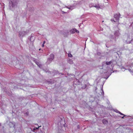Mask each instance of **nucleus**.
<instances>
[{
  "mask_svg": "<svg viewBox=\"0 0 133 133\" xmlns=\"http://www.w3.org/2000/svg\"><path fill=\"white\" fill-rule=\"evenodd\" d=\"M38 66L39 68H41L42 66L41 64H40V63L38 65Z\"/></svg>",
  "mask_w": 133,
  "mask_h": 133,
  "instance_id": "obj_18",
  "label": "nucleus"
},
{
  "mask_svg": "<svg viewBox=\"0 0 133 133\" xmlns=\"http://www.w3.org/2000/svg\"><path fill=\"white\" fill-rule=\"evenodd\" d=\"M41 50V49H39V50Z\"/></svg>",
  "mask_w": 133,
  "mask_h": 133,
  "instance_id": "obj_28",
  "label": "nucleus"
},
{
  "mask_svg": "<svg viewBox=\"0 0 133 133\" xmlns=\"http://www.w3.org/2000/svg\"><path fill=\"white\" fill-rule=\"evenodd\" d=\"M68 56L69 57H72V55L70 53L68 54Z\"/></svg>",
  "mask_w": 133,
  "mask_h": 133,
  "instance_id": "obj_12",
  "label": "nucleus"
},
{
  "mask_svg": "<svg viewBox=\"0 0 133 133\" xmlns=\"http://www.w3.org/2000/svg\"><path fill=\"white\" fill-rule=\"evenodd\" d=\"M41 126H39L38 127V128H35L36 129H36H38L40 127H41Z\"/></svg>",
  "mask_w": 133,
  "mask_h": 133,
  "instance_id": "obj_19",
  "label": "nucleus"
},
{
  "mask_svg": "<svg viewBox=\"0 0 133 133\" xmlns=\"http://www.w3.org/2000/svg\"><path fill=\"white\" fill-rule=\"evenodd\" d=\"M117 113H119L121 115H123V116L122 117L119 115H117V117H119L120 118H124V117L125 116V115H124L122 113H121L120 112H119V111L117 110Z\"/></svg>",
  "mask_w": 133,
  "mask_h": 133,
  "instance_id": "obj_4",
  "label": "nucleus"
},
{
  "mask_svg": "<svg viewBox=\"0 0 133 133\" xmlns=\"http://www.w3.org/2000/svg\"><path fill=\"white\" fill-rule=\"evenodd\" d=\"M38 66L39 68H41L42 66L41 64H40V63L38 65Z\"/></svg>",
  "mask_w": 133,
  "mask_h": 133,
  "instance_id": "obj_17",
  "label": "nucleus"
},
{
  "mask_svg": "<svg viewBox=\"0 0 133 133\" xmlns=\"http://www.w3.org/2000/svg\"><path fill=\"white\" fill-rule=\"evenodd\" d=\"M8 125L10 128H11L13 127H15V124L14 123L11 122H9L8 124Z\"/></svg>",
  "mask_w": 133,
  "mask_h": 133,
  "instance_id": "obj_5",
  "label": "nucleus"
},
{
  "mask_svg": "<svg viewBox=\"0 0 133 133\" xmlns=\"http://www.w3.org/2000/svg\"><path fill=\"white\" fill-rule=\"evenodd\" d=\"M87 86V85L86 84H84L83 86H82V89H85Z\"/></svg>",
  "mask_w": 133,
  "mask_h": 133,
  "instance_id": "obj_13",
  "label": "nucleus"
},
{
  "mask_svg": "<svg viewBox=\"0 0 133 133\" xmlns=\"http://www.w3.org/2000/svg\"><path fill=\"white\" fill-rule=\"evenodd\" d=\"M121 16V15L119 13L118 14V15H117V21L118 20V17H120Z\"/></svg>",
  "mask_w": 133,
  "mask_h": 133,
  "instance_id": "obj_14",
  "label": "nucleus"
},
{
  "mask_svg": "<svg viewBox=\"0 0 133 133\" xmlns=\"http://www.w3.org/2000/svg\"><path fill=\"white\" fill-rule=\"evenodd\" d=\"M63 12L64 13H66V12H64V11H63Z\"/></svg>",
  "mask_w": 133,
  "mask_h": 133,
  "instance_id": "obj_27",
  "label": "nucleus"
},
{
  "mask_svg": "<svg viewBox=\"0 0 133 133\" xmlns=\"http://www.w3.org/2000/svg\"><path fill=\"white\" fill-rule=\"evenodd\" d=\"M68 62L70 64H72L73 63V60L70 59H69L68 60Z\"/></svg>",
  "mask_w": 133,
  "mask_h": 133,
  "instance_id": "obj_6",
  "label": "nucleus"
},
{
  "mask_svg": "<svg viewBox=\"0 0 133 133\" xmlns=\"http://www.w3.org/2000/svg\"><path fill=\"white\" fill-rule=\"evenodd\" d=\"M45 43V41H44L43 42V44H44Z\"/></svg>",
  "mask_w": 133,
  "mask_h": 133,
  "instance_id": "obj_25",
  "label": "nucleus"
},
{
  "mask_svg": "<svg viewBox=\"0 0 133 133\" xmlns=\"http://www.w3.org/2000/svg\"><path fill=\"white\" fill-rule=\"evenodd\" d=\"M29 10L31 12H32L34 11V8H29Z\"/></svg>",
  "mask_w": 133,
  "mask_h": 133,
  "instance_id": "obj_9",
  "label": "nucleus"
},
{
  "mask_svg": "<svg viewBox=\"0 0 133 133\" xmlns=\"http://www.w3.org/2000/svg\"><path fill=\"white\" fill-rule=\"evenodd\" d=\"M116 16L115 15H114V17L115 18V20L113 19H111V20L112 22H113V21H114V22H116V17H115Z\"/></svg>",
  "mask_w": 133,
  "mask_h": 133,
  "instance_id": "obj_10",
  "label": "nucleus"
},
{
  "mask_svg": "<svg viewBox=\"0 0 133 133\" xmlns=\"http://www.w3.org/2000/svg\"><path fill=\"white\" fill-rule=\"evenodd\" d=\"M32 36H31L30 37V41H31V40H31V38H32Z\"/></svg>",
  "mask_w": 133,
  "mask_h": 133,
  "instance_id": "obj_21",
  "label": "nucleus"
},
{
  "mask_svg": "<svg viewBox=\"0 0 133 133\" xmlns=\"http://www.w3.org/2000/svg\"><path fill=\"white\" fill-rule=\"evenodd\" d=\"M54 55L53 54H51L50 55V57L48 59V61L51 62L54 59Z\"/></svg>",
  "mask_w": 133,
  "mask_h": 133,
  "instance_id": "obj_2",
  "label": "nucleus"
},
{
  "mask_svg": "<svg viewBox=\"0 0 133 133\" xmlns=\"http://www.w3.org/2000/svg\"><path fill=\"white\" fill-rule=\"evenodd\" d=\"M74 7V6H70L69 7H67V8L70 9H73V8Z\"/></svg>",
  "mask_w": 133,
  "mask_h": 133,
  "instance_id": "obj_11",
  "label": "nucleus"
},
{
  "mask_svg": "<svg viewBox=\"0 0 133 133\" xmlns=\"http://www.w3.org/2000/svg\"><path fill=\"white\" fill-rule=\"evenodd\" d=\"M10 5V9L11 10L12 8L11 7V6H10V5Z\"/></svg>",
  "mask_w": 133,
  "mask_h": 133,
  "instance_id": "obj_23",
  "label": "nucleus"
},
{
  "mask_svg": "<svg viewBox=\"0 0 133 133\" xmlns=\"http://www.w3.org/2000/svg\"><path fill=\"white\" fill-rule=\"evenodd\" d=\"M25 114L26 115H28L29 113L28 112H26L25 113Z\"/></svg>",
  "mask_w": 133,
  "mask_h": 133,
  "instance_id": "obj_20",
  "label": "nucleus"
},
{
  "mask_svg": "<svg viewBox=\"0 0 133 133\" xmlns=\"http://www.w3.org/2000/svg\"><path fill=\"white\" fill-rule=\"evenodd\" d=\"M28 32V31H20L19 32V36L20 37H23L25 35H26L27 33Z\"/></svg>",
  "mask_w": 133,
  "mask_h": 133,
  "instance_id": "obj_1",
  "label": "nucleus"
},
{
  "mask_svg": "<svg viewBox=\"0 0 133 133\" xmlns=\"http://www.w3.org/2000/svg\"><path fill=\"white\" fill-rule=\"evenodd\" d=\"M94 7L95 8H100L99 6V5H95L94 6Z\"/></svg>",
  "mask_w": 133,
  "mask_h": 133,
  "instance_id": "obj_15",
  "label": "nucleus"
},
{
  "mask_svg": "<svg viewBox=\"0 0 133 133\" xmlns=\"http://www.w3.org/2000/svg\"><path fill=\"white\" fill-rule=\"evenodd\" d=\"M77 128H79V126L78 125Z\"/></svg>",
  "mask_w": 133,
  "mask_h": 133,
  "instance_id": "obj_26",
  "label": "nucleus"
},
{
  "mask_svg": "<svg viewBox=\"0 0 133 133\" xmlns=\"http://www.w3.org/2000/svg\"><path fill=\"white\" fill-rule=\"evenodd\" d=\"M1 125V124L0 123V126Z\"/></svg>",
  "mask_w": 133,
  "mask_h": 133,
  "instance_id": "obj_29",
  "label": "nucleus"
},
{
  "mask_svg": "<svg viewBox=\"0 0 133 133\" xmlns=\"http://www.w3.org/2000/svg\"><path fill=\"white\" fill-rule=\"evenodd\" d=\"M113 63V61H111L110 62H105V64H106L107 65H109L111 63Z\"/></svg>",
  "mask_w": 133,
  "mask_h": 133,
  "instance_id": "obj_7",
  "label": "nucleus"
},
{
  "mask_svg": "<svg viewBox=\"0 0 133 133\" xmlns=\"http://www.w3.org/2000/svg\"><path fill=\"white\" fill-rule=\"evenodd\" d=\"M36 130L35 128H34L33 130V131H34V132H35V131Z\"/></svg>",
  "mask_w": 133,
  "mask_h": 133,
  "instance_id": "obj_22",
  "label": "nucleus"
},
{
  "mask_svg": "<svg viewBox=\"0 0 133 133\" xmlns=\"http://www.w3.org/2000/svg\"><path fill=\"white\" fill-rule=\"evenodd\" d=\"M103 123L104 124H107V121L106 120H103Z\"/></svg>",
  "mask_w": 133,
  "mask_h": 133,
  "instance_id": "obj_8",
  "label": "nucleus"
},
{
  "mask_svg": "<svg viewBox=\"0 0 133 133\" xmlns=\"http://www.w3.org/2000/svg\"><path fill=\"white\" fill-rule=\"evenodd\" d=\"M35 63L36 64H37V65H38L39 64V62H36Z\"/></svg>",
  "mask_w": 133,
  "mask_h": 133,
  "instance_id": "obj_16",
  "label": "nucleus"
},
{
  "mask_svg": "<svg viewBox=\"0 0 133 133\" xmlns=\"http://www.w3.org/2000/svg\"><path fill=\"white\" fill-rule=\"evenodd\" d=\"M44 44H43L42 45V47H43L44 46Z\"/></svg>",
  "mask_w": 133,
  "mask_h": 133,
  "instance_id": "obj_24",
  "label": "nucleus"
},
{
  "mask_svg": "<svg viewBox=\"0 0 133 133\" xmlns=\"http://www.w3.org/2000/svg\"><path fill=\"white\" fill-rule=\"evenodd\" d=\"M75 32L77 33H79V31L77 30L76 29H71L70 30V32L72 34H73L75 33Z\"/></svg>",
  "mask_w": 133,
  "mask_h": 133,
  "instance_id": "obj_3",
  "label": "nucleus"
}]
</instances>
